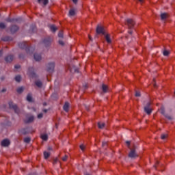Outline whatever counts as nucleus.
I'll use <instances>...</instances> for the list:
<instances>
[{
	"mask_svg": "<svg viewBox=\"0 0 175 175\" xmlns=\"http://www.w3.org/2000/svg\"><path fill=\"white\" fill-rule=\"evenodd\" d=\"M168 135L167 134H162L161 136V139L164 140L167 137Z\"/></svg>",
	"mask_w": 175,
	"mask_h": 175,
	"instance_id": "obj_34",
	"label": "nucleus"
},
{
	"mask_svg": "<svg viewBox=\"0 0 175 175\" xmlns=\"http://www.w3.org/2000/svg\"><path fill=\"white\" fill-rule=\"evenodd\" d=\"M102 91H103V92H107V91H108L107 85L103 84L102 85Z\"/></svg>",
	"mask_w": 175,
	"mask_h": 175,
	"instance_id": "obj_26",
	"label": "nucleus"
},
{
	"mask_svg": "<svg viewBox=\"0 0 175 175\" xmlns=\"http://www.w3.org/2000/svg\"><path fill=\"white\" fill-rule=\"evenodd\" d=\"M49 150H51V148H49Z\"/></svg>",
	"mask_w": 175,
	"mask_h": 175,
	"instance_id": "obj_62",
	"label": "nucleus"
},
{
	"mask_svg": "<svg viewBox=\"0 0 175 175\" xmlns=\"http://www.w3.org/2000/svg\"><path fill=\"white\" fill-rule=\"evenodd\" d=\"M89 39H90V40H92V38H91L90 36H89Z\"/></svg>",
	"mask_w": 175,
	"mask_h": 175,
	"instance_id": "obj_58",
	"label": "nucleus"
},
{
	"mask_svg": "<svg viewBox=\"0 0 175 175\" xmlns=\"http://www.w3.org/2000/svg\"><path fill=\"white\" fill-rule=\"evenodd\" d=\"M16 1H19V0H16Z\"/></svg>",
	"mask_w": 175,
	"mask_h": 175,
	"instance_id": "obj_63",
	"label": "nucleus"
},
{
	"mask_svg": "<svg viewBox=\"0 0 175 175\" xmlns=\"http://www.w3.org/2000/svg\"><path fill=\"white\" fill-rule=\"evenodd\" d=\"M105 40L107 41V43H111V39L110 38V35L109 34H106L105 36Z\"/></svg>",
	"mask_w": 175,
	"mask_h": 175,
	"instance_id": "obj_23",
	"label": "nucleus"
},
{
	"mask_svg": "<svg viewBox=\"0 0 175 175\" xmlns=\"http://www.w3.org/2000/svg\"><path fill=\"white\" fill-rule=\"evenodd\" d=\"M139 2L142 3L144 2V0H138Z\"/></svg>",
	"mask_w": 175,
	"mask_h": 175,
	"instance_id": "obj_54",
	"label": "nucleus"
},
{
	"mask_svg": "<svg viewBox=\"0 0 175 175\" xmlns=\"http://www.w3.org/2000/svg\"><path fill=\"white\" fill-rule=\"evenodd\" d=\"M170 53V51H168L167 50H164L163 52V55L164 56H169Z\"/></svg>",
	"mask_w": 175,
	"mask_h": 175,
	"instance_id": "obj_33",
	"label": "nucleus"
},
{
	"mask_svg": "<svg viewBox=\"0 0 175 175\" xmlns=\"http://www.w3.org/2000/svg\"><path fill=\"white\" fill-rule=\"evenodd\" d=\"M80 149H81L82 151H84V150H85V146H84V145H80Z\"/></svg>",
	"mask_w": 175,
	"mask_h": 175,
	"instance_id": "obj_43",
	"label": "nucleus"
},
{
	"mask_svg": "<svg viewBox=\"0 0 175 175\" xmlns=\"http://www.w3.org/2000/svg\"><path fill=\"white\" fill-rule=\"evenodd\" d=\"M9 107L10 109H12L14 111V113L18 114L19 109L16 104H14L12 102H9Z\"/></svg>",
	"mask_w": 175,
	"mask_h": 175,
	"instance_id": "obj_5",
	"label": "nucleus"
},
{
	"mask_svg": "<svg viewBox=\"0 0 175 175\" xmlns=\"http://www.w3.org/2000/svg\"><path fill=\"white\" fill-rule=\"evenodd\" d=\"M37 117H38V118H39V119L42 118V117H43V113H39V114H38Z\"/></svg>",
	"mask_w": 175,
	"mask_h": 175,
	"instance_id": "obj_42",
	"label": "nucleus"
},
{
	"mask_svg": "<svg viewBox=\"0 0 175 175\" xmlns=\"http://www.w3.org/2000/svg\"><path fill=\"white\" fill-rule=\"evenodd\" d=\"M44 113H46L47 110H46V109H44Z\"/></svg>",
	"mask_w": 175,
	"mask_h": 175,
	"instance_id": "obj_57",
	"label": "nucleus"
},
{
	"mask_svg": "<svg viewBox=\"0 0 175 175\" xmlns=\"http://www.w3.org/2000/svg\"><path fill=\"white\" fill-rule=\"evenodd\" d=\"M105 123H103L101 122H99L98 123V127L99 128V129H103V128H105Z\"/></svg>",
	"mask_w": 175,
	"mask_h": 175,
	"instance_id": "obj_24",
	"label": "nucleus"
},
{
	"mask_svg": "<svg viewBox=\"0 0 175 175\" xmlns=\"http://www.w3.org/2000/svg\"><path fill=\"white\" fill-rule=\"evenodd\" d=\"M96 33L98 34H103V35H105V29L103 27H102L101 26H98L96 27Z\"/></svg>",
	"mask_w": 175,
	"mask_h": 175,
	"instance_id": "obj_10",
	"label": "nucleus"
},
{
	"mask_svg": "<svg viewBox=\"0 0 175 175\" xmlns=\"http://www.w3.org/2000/svg\"><path fill=\"white\" fill-rule=\"evenodd\" d=\"M33 58L36 62H39L42 59V55L40 54L34 53Z\"/></svg>",
	"mask_w": 175,
	"mask_h": 175,
	"instance_id": "obj_14",
	"label": "nucleus"
},
{
	"mask_svg": "<svg viewBox=\"0 0 175 175\" xmlns=\"http://www.w3.org/2000/svg\"><path fill=\"white\" fill-rule=\"evenodd\" d=\"M164 116L165 117V118H167V120H173L172 116H169L168 114H165Z\"/></svg>",
	"mask_w": 175,
	"mask_h": 175,
	"instance_id": "obj_38",
	"label": "nucleus"
},
{
	"mask_svg": "<svg viewBox=\"0 0 175 175\" xmlns=\"http://www.w3.org/2000/svg\"><path fill=\"white\" fill-rule=\"evenodd\" d=\"M18 29H19V27L17 25H14L10 27V30L12 33H16L17 31H18Z\"/></svg>",
	"mask_w": 175,
	"mask_h": 175,
	"instance_id": "obj_12",
	"label": "nucleus"
},
{
	"mask_svg": "<svg viewBox=\"0 0 175 175\" xmlns=\"http://www.w3.org/2000/svg\"><path fill=\"white\" fill-rule=\"evenodd\" d=\"M69 106L70 104L69 103L66 102L65 103V104L63 106V109L64 110V111H66V113H68V111H69Z\"/></svg>",
	"mask_w": 175,
	"mask_h": 175,
	"instance_id": "obj_15",
	"label": "nucleus"
},
{
	"mask_svg": "<svg viewBox=\"0 0 175 175\" xmlns=\"http://www.w3.org/2000/svg\"><path fill=\"white\" fill-rule=\"evenodd\" d=\"M75 72H78L79 70H78L77 69H75Z\"/></svg>",
	"mask_w": 175,
	"mask_h": 175,
	"instance_id": "obj_55",
	"label": "nucleus"
},
{
	"mask_svg": "<svg viewBox=\"0 0 175 175\" xmlns=\"http://www.w3.org/2000/svg\"><path fill=\"white\" fill-rule=\"evenodd\" d=\"M35 85L38 88H42V82L41 81H40V80L36 81H35Z\"/></svg>",
	"mask_w": 175,
	"mask_h": 175,
	"instance_id": "obj_19",
	"label": "nucleus"
},
{
	"mask_svg": "<svg viewBox=\"0 0 175 175\" xmlns=\"http://www.w3.org/2000/svg\"><path fill=\"white\" fill-rule=\"evenodd\" d=\"M39 4L46 5L49 3V0H38Z\"/></svg>",
	"mask_w": 175,
	"mask_h": 175,
	"instance_id": "obj_17",
	"label": "nucleus"
},
{
	"mask_svg": "<svg viewBox=\"0 0 175 175\" xmlns=\"http://www.w3.org/2000/svg\"><path fill=\"white\" fill-rule=\"evenodd\" d=\"M1 145L2 147H8L10 145V142L9 139H5L1 142Z\"/></svg>",
	"mask_w": 175,
	"mask_h": 175,
	"instance_id": "obj_9",
	"label": "nucleus"
},
{
	"mask_svg": "<svg viewBox=\"0 0 175 175\" xmlns=\"http://www.w3.org/2000/svg\"><path fill=\"white\" fill-rule=\"evenodd\" d=\"M2 55H3V51L2 50H0V57L2 56Z\"/></svg>",
	"mask_w": 175,
	"mask_h": 175,
	"instance_id": "obj_52",
	"label": "nucleus"
},
{
	"mask_svg": "<svg viewBox=\"0 0 175 175\" xmlns=\"http://www.w3.org/2000/svg\"><path fill=\"white\" fill-rule=\"evenodd\" d=\"M48 135L47 134H42L40 135V138L42 140L46 142L48 140Z\"/></svg>",
	"mask_w": 175,
	"mask_h": 175,
	"instance_id": "obj_21",
	"label": "nucleus"
},
{
	"mask_svg": "<svg viewBox=\"0 0 175 175\" xmlns=\"http://www.w3.org/2000/svg\"><path fill=\"white\" fill-rule=\"evenodd\" d=\"M76 14V10L72 8L69 10L68 16H74Z\"/></svg>",
	"mask_w": 175,
	"mask_h": 175,
	"instance_id": "obj_16",
	"label": "nucleus"
},
{
	"mask_svg": "<svg viewBox=\"0 0 175 175\" xmlns=\"http://www.w3.org/2000/svg\"><path fill=\"white\" fill-rule=\"evenodd\" d=\"M138 157L136 150L135 149H133L130 151V152L129 153V157L130 159H135Z\"/></svg>",
	"mask_w": 175,
	"mask_h": 175,
	"instance_id": "obj_6",
	"label": "nucleus"
},
{
	"mask_svg": "<svg viewBox=\"0 0 175 175\" xmlns=\"http://www.w3.org/2000/svg\"><path fill=\"white\" fill-rule=\"evenodd\" d=\"M43 155H44V159H48L51 155V153L48 152H44Z\"/></svg>",
	"mask_w": 175,
	"mask_h": 175,
	"instance_id": "obj_27",
	"label": "nucleus"
},
{
	"mask_svg": "<svg viewBox=\"0 0 175 175\" xmlns=\"http://www.w3.org/2000/svg\"><path fill=\"white\" fill-rule=\"evenodd\" d=\"M154 168L157 169V165L154 166Z\"/></svg>",
	"mask_w": 175,
	"mask_h": 175,
	"instance_id": "obj_61",
	"label": "nucleus"
},
{
	"mask_svg": "<svg viewBox=\"0 0 175 175\" xmlns=\"http://www.w3.org/2000/svg\"><path fill=\"white\" fill-rule=\"evenodd\" d=\"M135 95L137 97H139L141 96V93L139 92H136Z\"/></svg>",
	"mask_w": 175,
	"mask_h": 175,
	"instance_id": "obj_41",
	"label": "nucleus"
},
{
	"mask_svg": "<svg viewBox=\"0 0 175 175\" xmlns=\"http://www.w3.org/2000/svg\"><path fill=\"white\" fill-rule=\"evenodd\" d=\"M157 164L159 165V161H157Z\"/></svg>",
	"mask_w": 175,
	"mask_h": 175,
	"instance_id": "obj_60",
	"label": "nucleus"
},
{
	"mask_svg": "<svg viewBox=\"0 0 175 175\" xmlns=\"http://www.w3.org/2000/svg\"><path fill=\"white\" fill-rule=\"evenodd\" d=\"M83 88L84 90H87L88 88V84L83 85Z\"/></svg>",
	"mask_w": 175,
	"mask_h": 175,
	"instance_id": "obj_47",
	"label": "nucleus"
},
{
	"mask_svg": "<svg viewBox=\"0 0 175 175\" xmlns=\"http://www.w3.org/2000/svg\"><path fill=\"white\" fill-rule=\"evenodd\" d=\"M107 145V142H103V144H102V146H103V147H105V146H106Z\"/></svg>",
	"mask_w": 175,
	"mask_h": 175,
	"instance_id": "obj_45",
	"label": "nucleus"
},
{
	"mask_svg": "<svg viewBox=\"0 0 175 175\" xmlns=\"http://www.w3.org/2000/svg\"><path fill=\"white\" fill-rule=\"evenodd\" d=\"M153 81H154L153 87H154V88H157V83H156V82H155V79H153Z\"/></svg>",
	"mask_w": 175,
	"mask_h": 175,
	"instance_id": "obj_44",
	"label": "nucleus"
},
{
	"mask_svg": "<svg viewBox=\"0 0 175 175\" xmlns=\"http://www.w3.org/2000/svg\"><path fill=\"white\" fill-rule=\"evenodd\" d=\"M14 59V55H8L5 57V61L8 63L12 62Z\"/></svg>",
	"mask_w": 175,
	"mask_h": 175,
	"instance_id": "obj_13",
	"label": "nucleus"
},
{
	"mask_svg": "<svg viewBox=\"0 0 175 175\" xmlns=\"http://www.w3.org/2000/svg\"><path fill=\"white\" fill-rule=\"evenodd\" d=\"M20 133H22V135H27V133H29V129L28 128L21 129Z\"/></svg>",
	"mask_w": 175,
	"mask_h": 175,
	"instance_id": "obj_18",
	"label": "nucleus"
},
{
	"mask_svg": "<svg viewBox=\"0 0 175 175\" xmlns=\"http://www.w3.org/2000/svg\"><path fill=\"white\" fill-rule=\"evenodd\" d=\"M50 30L52 31V32H55L57 31V27L52 25H50Z\"/></svg>",
	"mask_w": 175,
	"mask_h": 175,
	"instance_id": "obj_29",
	"label": "nucleus"
},
{
	"mask_svg": "<svg viewBox=\"0 0 175 175\" xmlns=\"http://www.w3.org/2000/svg\"><path fill=\"white\" fill-rule=\"evenodd\" d=\"M34 121V116H31L28 117L24 120V122L25 124H31V122H33Z\"/></svg>",
	"mask_w": 175,
	"mask_h": 175,
	"instance_id": "obj_11",
	"label": "nucleus"
},
{
	"mask_svg": "<svg viewBox=\"0 0 175 175\" xmlns=\"http://www.w3.org/2000/svg\"><path fill=\"white\" fill-rule=\"evenodd\" d=\"M161 113L163 114V116L166 115V113H165V109H164L163 108H162V109H161Z\"/></svg>",
	"mask_w": 175,
	"mask_h": 175,
	"instance_id": "obj_40",
	"label": "nucleus"
},
{
	"mask_svg": "<svg viewBox=\"0 0 175 175\" xmlns=\"http://www.w3.org/2000/svg\"><path fill=\"white\" fill-rule=\"evenodd\" d=\"M30 142H31V138L30 137H27L24 138V142L25 144H29Z\"/></svg>",
	"mask_w": 175,
	"mask_h": 175,
	"instance_id": "obj_31",
	"label": "nucleus"
},
{
	"mask_svg": "<svg viewBox=\"0 0 175 175\" xmlns=\"http://www.w3.org/2000/svg\"><path fill=\"white\" fill-rule=\"evenodd\" d=\"M29 175H36L35 174H29Z\"/></svg>",
	"mask_w": 175,
	"mask_h": 175,
	"instance_id": "obj_59",
	"label": "nucleus"
},
{
	"mask_svg": "<svg viewBox=\"0 0 175 175\" xmlns=\"http://www.w3.org/2000/svg\"><path fill=\"white\" fill-rule=\"evenodd\" d=\"M18 57H19L20 59H23V58H24V55H23V54H19Z\"/></svg>",
	"mask_w": 175,
	"mask_h": 175,
	"instance_id": "obj_48",
	"label": "nucleus"
},
{
	"mask_svg": "<svg viewBox=\"0 0 175 175\" xmlns=\"http://www.w3.org/2000/svg\"><path fill=\"white\" fill-rule=\"evenodd\" d=\"M23 91H24V88L23 87L18 88L17 90H16V92L18 94H22V92H23Z\"/></svg>",
	"mask_w": 175,
	"mask_h": 175,
	"instance_id": "obj_28",
	"label": "nucleus"
},
{
	"mask_svg": "<svg viewBox=\"0 0 175 175\" xmlns=\"http://www.w3.org/2000/svg\"><path fill=\"white\" fill-rule=\"evenodd\" d=\"M126 144L129 146L131 145V142L130 141H126Z\"/></svg>",
	"mask_w": 175,
	"mask_h": 175,
	"instance_id": "obj_50",
	"label": "nucleus"
},
{
	"mask_svg": "<svg viewBox=\"0 0 175 175\" xmlns=\"http://www.w3.org/2000/svg\"><path fill=\"white\" fill-rule=\"evenodd\" d=\"M150 106H151V103L150 102H148L146 103V105H145L144 107V111L145 113H146V114L148 115H150L152 113V109L150 108Z\"/></svg>",
	"mask_w": 175,
	"mask_h": 175,
	"instance_id": "obj_3",
	"label": "nucleus"
},
{
	"mask_svg": "<svg viewBox=\"0 0 175 175\" xmlns=\"http://www.w3.org/2000/svg\"><path fill=\"white\" fill-rule=\"evenodd\" d=\"M68 158V155H65L64 157H63L62 158V161L66 162L67 161Z\"/></svg>",
	"mask_w": 175,
	"mask_h": 175,
	"instance_id": "obj_36",
	"label": "nucleus"
},
{
	"mask_svg": "<svg viewBox=\"0 0 175 175\" xmlns=\"http://www.w3.org/2000/svg\"><path fill=\"white\" fill-rule=\"evenodd\" d=\"M5 21L7 22H10V23H14V22H17L18 21V18H8L5 19Z\"/></svg>",
	"mask_w": 175,
	"mask_h": 175,
	"instance_id": "obj_22",
	"label": "nucleus"
},
{
	"mask_svg": "<svg viewBox=\"0 0 175 175\" xmlns=\"http://www.w3.org/2000/svg\"><path fill=\"white\" fill-rule=\"evenodd\" d=\"M3 125H7L8 126H10L11 125V122H9L8 119H6V122L3 123Z\"/></svg>",
	"mask_w": 175,
	"mask_h": 175,
	"instance_id": "obj_35",
	"label": "nucleus"
},
{
	"mask_svg": "<svg viewBox=\"0 0 175 175\" xmlns=\"http://www.w3.org/2000/svg\"><path fill=\"white\" fill-rule=\"evenodd\" d=\"M174 94H175V92H174Z\"/></svg>",
	"mask_w": 175,
	"mask_h": 175,
	"instance_id": "obj_64",
	"label": "nucleus"
},
{
	"mask_svg": "<svg viewBox=\"0 0 175 175\" xmlns=\"http://www.w3.org/2000/svg\"><path fill=\"white\" fill-rule=\"evenodd\" d=\"M20 68H21L20 65H15L14 66V68H16V69H19Z\"/></svg>",
	"mask_w": 175,
	"mask_h": 175,
	"instance_id": "obj_49",
	"label": "nucleus"
},
{
	"mask_svg": "<svg viewBox=\"0 0 175 175\" xmlns=\"http://www.w3.org/2000/svg\"><path fill=\"white\" fill-rule=\"evenodd\" d=\"M125 25H127L128 29H129L128 31V33L131 35L133 34V31L131 29H134L135 25V21H133V19L131 18H127L125 20Z\"/></svg>",
	"mask_w": 175,
	"mask_h": 175,
	"instance_id": "obj_2",
	"label": "nucleus"
},
{
	"mask_svg": "<svg viewBox=\"0 0 175 175\" xmlns=\"http://www.w3.org/2000/svg\"><path fill=\"white\" fill-rule=\"evenodd\" d=\"M52 41H53V39L51 37H48L43 40V43L46 46H48L51 45Z\"/></svg>",
	"mask_w": 175,
	"mask_h": 175,
	"instance_id": "obj_7",
	"label": "nucleus"
},
{
	"mask_svg": "<svg viewBox=\"0 0 175 175\" xmlns=\"http://www.w3.org/2000/svg\"><path fill=\"white\" fill-rule=\"evenodd\" d=\"M1 40H2L3 41H4V42H7V41H10V40H12V38L11 37H10V36H5V37H3V38H1Z\"/></svg>",
	"mask_w": 175,
	"mask_h": 175,
	"instance_id": "obj_25",
	"label": "nucleus"
},
{
	"mask_svg": "<svg viewBox=\"0 0 175 175\" xmlns=\"http://www.w3.org/2000/svg\"><path fill=\"white\" fill-rule=\"evenodd\" d=\"M27 74L28 75L31 77V78H36L37 77V75L34 71V68L33 67H29L28 68V71H27Z\"/></svg>",
	"mask_w": 175,
	"mask_h": 175,
	"instance_id": "obj_4",
	"label": "nucleus"
},
{
	"mask_svg": "<svg viewBox=\"0 0 175 175\" xmlns=\"http://www.w3.org/2000/svg\"><path fill=\"white\" fill-rule=\"evenodd\" d=\"M14 79L16 82H20L21 81V76L17 75L15 77Z\"/></svg>",
	"mask_w": 175,
	"mask_h": 175,
	"instance_id": "obj_32",
	"label": "nucleus"
},
{
	"mask_svg": "<svg viewBox=\"0 0 175 175\" xmlns=\"http://www.w3.org/2000/svg\"><path fill=\"white\" fill-rule=\"evenodd\" d=\"M18 47L21 48V49H25L26 53L31 55L35 51V49L33 47H28L27 46V43L26 42H23L18 43Z\"/></svg>",
	"mask_w": 175,
	"mask_h": 175,
	"instance_id": "obj_1",
	"label": "nucleus"
},
{
	"mask_svg": "<svg viewBox=\"0 0 175 175\" xmlns=\"http://www.w3.org/2000/svg\"><path fill=\"white\" fill-rule=\"evenodd\" d=\"M59 44L64 46V42L62 40H59Z\"/></svg>",
	"mask_w": 175,
	"mask_h": 175,
	"instance_id": "obj_46",
	"label": "nucleus"
},
{
	"mask_svg": "<svg viewBox=\"0 0 175 175\" xmlns=\"http://www.w3.org/2000/svg\"><path fill=\"white\" fill-rule=\"evenodd\" d=\"M84 175H91V174H89V173H86V174H85Z\"/></svg>",
	"mask_w": 175,
	"mask_h": 175,
	"instance_id": "obj_56",
	"label": "nucleus"
},
{
	"mask_svg": "<svg viewBox=\"0 0 175 175\" xmlns=\"http://www.w3.org/2000/svg\"><path fill=\"white\" fill-rule=\"evenodd\" d=\"M72 2L75 3V4H77L78 3V0H72Z\"/></svg>",
	"mask_w": 175,
	"mask_h": 175,
	"instance_id": "obj_51",
	"label": "nucleus"
},
{
	"mask_svg": "<svg viewBox=\"0 0 175 175\" xmlns=\"http://www.w3.org/2000/svg\"><path fill=\"white\" fill-rule=\"evenodd\" d=\"M6 27L5 23H0V29H5Z\"/></svg>",
	"mask_w": 175,
	"mask_h": 175,
	"instance_id": "obj_37",
	"label": "nucleus"
},
{
	"mask_svg": "<svg viewBox=\"0 0 175 175\" xmlns=\"http://www.w3.org/2000/svg\"><path fill=\"white\" fill-rule=\"evenodd\" d=\"M6 92V89H2L1 90V92Z\"/></svg>",
	"mask_w": 175,
	"mask_h": 175,
	"instance_id": "obj_53",
	"label": "nucleus"
},
{
	"mask_svg": "<svg viewBox=\"0 0 175 175\" xmlns=\"http://www.w3.org/2000/svg\"><path fill=\"white\" fill-rule=\"evenodd\" d=\"M55 68V62H50L47 64V71L53 72Z\"/></svg>",
	"mask_w": 175,
	"mask_h": 175,
	"instance_id": "obj_8",
	"label": "nucleus"
},
{
	"mask_svg": "<svg viewBox=\"0 0 175 175\" xmlns=\"http://www.w3.org/2000/svg\"><path fill=\"white\" fill-rule=\"evenodd\" d=\"M27 102H32V96L31 94H28L27 96Z\"/></svg>",
	"mask_w": 175,
	"mask_h": 175,
	"instance_id": "obj_30",
	"label": "nucleus"
},
{
	"mask_svg": "<svg viewBox=\"0 0 175 175\" xmlns=\"http://www.w3.org/2000/svg\"><path fill=\"white\" fill-rule=\"evenodd\" d=\"M58 37H59V38H63L64 37V34H63L62 31L59 32Z\"/></svg>",
	"mask_w": 175,
	"mask_h": 175,
	"instance_id": "obj_39",
	"label": "nucleus"
},
{
	"mask_svg": "<svg viewBox=\"0 0 175 175\" xmlns=\"http://www.w3.org/2000/svg\"><path fill=\"white\" fill-rule=\"evenodd\" d=\"M168 18V14L167 13H161V19L162 21H165Z\"/></svg>",
	"mask_w": 175,
	"mask_h": 175,
	"instance_id": "obj_20",
	"label": "nucleus"
}]
</instances>
